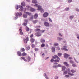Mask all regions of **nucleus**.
Here are the masks:
<instances>
[{
	"label": "nucleus",
	"instance_id": "nucleus-1",
	"mask_svg": "<svg viewBox=\"0 0 79 79\" xmlns=\"http://www.w3.org/2000/svg\"><path fill=\"white\" fill-rule=\"evenodd\" d=\"M38 10H40L42 13L44 12V10L42 8V6H38Z\"/></svg>",
	"mask_w": 79,
	"mask_h": 79
},
{
	"label": "nucleus",
	"instance_id": "nucleus-2",
	"mask_svg": "<svg viewBox=\"0 0 79 79\" xmlns=\"http://www.w3.org/2000/svg\"><path fill=\"white\" fill-rule=\"evenodd\" d=\"M66 48H67V46H64L63 47L61 48V49L62 50H64V51H68V49Z\"/></svg>",
	"mask_w": 79,
	"mask_h": 79
},
{
	"label": "nucleus",
	"instance_id": "nucleus-3",
	"mask_svg": "<svg viewBox=\"0 0 79 79\" xmlns=\"http://www.w3.org/2000/svg\"><path fill=\"white\" fill-rule=\"evenodd\" d=\"M48 16V13L45 12L43 15V16L44 18H47Z\"/></svg>",
	"mask_w": 79,
	"mask_h": 79
},
{
	"label": "nucleus",
	"instance_id": "nucleus-4",
	"mask_svg": "<svg viewBox=\"0 0 79 79\" xmlns=\"http://www.w3.org/2000/svg\"><path fill=\"white\" fill-rule=\"evenodd\" d=\"M19 31L20 32L19 34L20 35H23V32L22 31V27H20L19 30Z\"/></svg>",
	"mask_w": 79,
	"mask_h": 79
},
{
	"label": "nucleus",
	"instance_id": "nucleus-5",
	"mask_svg": "<svg viewBox=\"0 0 79 79\" xmlns=\"http://www.w3.org/2000/svg\"><path fill=\"white\" fill-rule=\"evenodd\" d=\"M52 58L53 59H56V58L57 59L59 60H60V58H59V57L57 55H54V56H52Z\"/></svg>",
	"mask_w": 79,
	"mask_h": 79
},
{
	"label": "nucleus",
	"instance_id": "nucleus-6",
	"mask_svg": "<svg viewBox=\"0 0 79 79\" xmlns=\"http://www.w3.org/2000/svg\"><path fill=\"white\" fill-rule=\"evenodd\" d=\"M64 64L65 65V66H67V67H69L70 65L69 64H68V62H64Z\"/></svg>",
	"mask_w": 79,
	"mask_h": 79
},
{
	"label": "nucleus",
	"instance_id": "nucleus-7",
	"mask_svg": "<svg viewBox=\"0 0 79 79\" xmlns=\"http://www.w3.org/2000/svg\"><path fill=\"white\" fill-rule=\"evenodd\" d=\"M64 57L65 58H68L69 56V55L66 54V53H64Z\"/></svg>",
	"mask_w": 79,
	"mask_h": 79
},
{
	"label": "nucleus",
	"instance_id": "nucleus-8",
	"mask_svg": "<svg viewBox=\"0 0 79 79\" xmlns=\"http://www.w3.org/2000/svg\"><path fill=\"white\" fill-rule=\"evenodd\" d=\"M35 34L36 35V36H37V37H40V36H41V35H42V34L39 32L36 33Z\"/></svg>",
	"mask_w": 79,
	"mask_h": 79
},
{
	"label": "nucleus",
	"instance_id": "nucleus-9",
	"mask_svg": "<svg viewBox=\"0 0 79 79\" xmlns=\"http://www.w3.org/2000/svg\"><path fill=\"white\" fill-rule=\"evenodd\" d=\"M44 25L45 26H46L47 27H48L49 26H50V24L49 23L47 22H45L44 23Z\"/></svg>",
	"mask_w": 79,
	"mask_h": 79
},
{
	"label": "nucleus",
	"instance_id": "nucleus-10",
	"mask_svg": "<svg viewBox=\"0 0 79 79\" xmlns=\"http://www.w3.org/2000/svg\"><path fill=\"white\" fill-rule=\"evenodd\" d=\"M27 61H28V62L30 61H31V57L29 56H28L27 57Z\"/></svg>",
	"mask_w": 79,
	"mask_h": 79
},
{
	"label": "nucleus",
	"instance_id": "nucleus-11",
	"mask_svg": "<svg viewBox=\"0 0 79 79\" xmlns=\"http://www.w3.org/2000/svg\"><path fill=\"white\" fill-rule=\"evenodd\" d=\"M35 8H32L31 7V9H30V11L31 12H34L35 11Z\"/></svg>",
	"mask_w": 79,
	"mask_h": 79
},
{
	"label": "nucleus",
	"instance_id": "nucleus-12",
	"mask_svg": "<svg viewBox=\"0 0 79 79\" xmlns=\"http://www.w3.org/2000/svg\"><path fill=\"white\" fill-rule=\"evenodd\" d=\"M26 7L27 8V10H31V6L29 5H27L26 6Z\"/></svg>",
	"mask_w": 79,
	"mask_h": 79
},
{
	"label": "nucleus",
	"instance_id": "nucleus-13",
	"mask_svg": "<svg viewBox=\"0 0 79 79\" xmlns=\"http://www.w3.org/2000/svg\"><path fill=\"white\" fill-rule=\"evenodd\" d=\"M20 59L21 60H24V61H27V60L24 57H22L20 58Z\"/></svg>",
	"mask_w": 79,
	"mask_h": 79
},
{
	"label": "nucleus",
	"instance_id": "nucleus-14",
	"mask_svg": "<svg viewBox=\"0 0 79 79\" xmlns=\"http://www.w3.org/2000/svg\"><path fill=\"white\" fill-rule=\"evenodd\" d=\"M19 8H20L19 10H20V11H23V7L19 5Z\"/></svg>",
	"mask_w": 79,
	"mask_h": 79
},
{
	"label": "nucleus",
	"instance_id": "nucleus-15",
	"mask_svg": "<svg viewBox=\"0 0 79 79\" xmlns=\"http://www.w3.org/2000/svg\"><path fill=\"white\" fill-rule=\"evenodd\" d=\"M16 15L17 16H21V15H22V13L21 12L17 13Z\"/></svg>",
	"mask_w": 79,
	"mask_h": 79
},
{
	"label": "nucleus",
	"instance_id": "nucleus-16",
	"mask_svg": "<svg viewBox=\"0 0 79 79\" xmlns=\"http://www.w3.org/2000/svg\"><path fill=\"white\" fill-rule=\"evenodd\" d=\"M17 54L18 56H21V55H22V54H21V52L19 51L17 52Z\"/></svg>",
	"mask_w": 79,
	"mask_h": 79
},
{
	"label": "nucleus",
	"instance_id": "nucleus-17",
	"mask_svg": "<svg viewBox=\"0 0 79 79\" xmlns=\"http://www.w3.org/2000/svg\"><path fill=\"white\" fill-rule=\"evenodd\" d=\"M32 3H34L35 4H36L38 3L37 1L36 0H33L32 1Z\"/></svg>",
	"mask_w": 79,
	"mask_h": 79
},
{
	"label": "nucleus",
	"instance_id": "nucleus-18",
	"mask_svg": "<svg viewBox=\"0 0 79 79\" xmlns=\"http://www.w3.org/2000/svg\"><path fill=\"white\" fill-rule=\"evenodd\" d=\"M40 42L41 43H44L45 42V40L43 39H41L40 40Z\"/></svg>",
	"mask_w": 79,
	"mask_h": 79
},
{
	"label": "nucleus",
	"instance_id": "nucleus-19",
	"mask_svg": "<svg viewBox=\"0 0 79 79\" xmlns=\"http://www.w3.org/2000/svg\"><path fill=\"white\" fill-rule=\"evenodd\" d=\"M25 13L27 15H28L29 16H30V15H32V13L31 12H25Z\"/></svg>",
	"mask_w": 79,
	"mask_h": 79
},
{
	"label": "nucleus",
	"instance_id": "nucleus-20",
	"mask_svg": "<svg viewBox=\"0 0 79 79\" xmlns=\"http://www.w3.org/2000/svg\"><path fill=\"white\" fill-rule=\"evenodd\" d=\"M38 18V14H35L34 15L35 19H37Z\"/></svg>",
	"mask_w": 79,
	"mask_h": 79
},
{
	"label": "nucleus",
	"instance_id": "nucleus-21",
	"mask_svg": "<svg viewBox=\"0 0 79 79\" xmlns=\"http://www.w3.org/2000/svg\"><path fill=\"white\" fill-rule=\"evenodd\" d=\"M21 5L22 6H26V4L24 2H22L21 3Z\"/></svg>",
	"mask_w": 79,
	"mask_h": 79
},
{
	"label": "nucleus",
	"instance_id": "nucleus-22",
	"mask_svg": "<svg viewBox=\"0 0 79 79\" xmlns=\"http://www.w3.org/2000/svg\"><path fill=\"white\" fill-rule=\"evenodd\" d=\"M66 69V67L64 66H63L62 67V71H64Z\"/></svg>",
	"mask_w": 79,
	"mask_h": 79
},
{
	"label": "nucleus",
	"instance_id": "nucleus-23",
	"mask_svg": "<svg viewBox=\"0 0 79 79\" xmlns=\"http://www.w3.org/2000/svg\"><path fill=\"white\" fill-rule=\"evenodd\" d=\"M52 52L54 53L55 52V48L54 47H52Z\"/></svg>",
	"mask_w": 79,
	"mask_h": 79
},
{
	"label": "nucleus",
	"instance_id": "nucleus-24",
	"mask_svg": "<svg viewBox=\"0 0 79 79\" xmlns=\"http://www.w3.org/2000/svg\"><path fill=\"white\" fill-rule=\"evenodd\" d=\"M34 41H35V40L33 38H31L30 39V41L31 42L33 43V42H34Z\"/></svg>",
	"mask_w": 79,
	"mask_h": 79
},
{
	"label": "nucleus",
	"instance_id": "nucleus-25",
	"mask_svg": "<svg viewBox=\"0 0 79 79\" xmlns=\"http://www.w3.org/2000/svg\"><path fill=\"white\" fill-rule=\"evenodd\" d=\"M27 53H25V52H23L22 54V55L23 56H26L27 55Z\"/></svg>",
	"mask_w": 79,
	"mask_h": 79
},
{
	"label": "nucleus",
	"instance_id": "nucleus-26",
	"mask_svg": "<svg viewBox=\"0 0 79 79\" xmlns=\"http://www.w3.org/2000/svg\"><path fill=\"white\" fill-rule=\"evenodd\" d=\"M33 19H34V15H31V17L29 19V20L30 21H31Z\"/></svg>",
	"mask_w": 79,
	"mask_h": 79
},
{
	"label": "nucleus",
	"instance_id": "nucleus-27",
	"mask_svg": "<svg viewBox=\"0 0 79 79\" xmlns=\"http://www.w3.org/2000/svg\"><path fill=\"white\" fill-rule=\"evenodd\" d=\"M38 21L37 20H33L32 21V22L33 23V24H36L37 23Z\"/></svg>",
	"mask_w": 79,
	"mask_h": 79
},
{
	"label": "nucleus",
	"instance_id": "nucleus-28",
	"mask_svg": "<svg viewBox=\"0 0 79 79\" xmlns=\"http://www.w3.org/2000/svg\"><path fill=\"white\" fill-rule=\"evenodd\" d=\"M23 18H27V15L26 14H24L23 15Z\"/></svg>",
	"mask_w": 79,
	"mask_h": 79
},
{
	"label": "nucleus",
	"instance_id": "nucleus-29",
	"mask_svg": "<svg viewBox=\"0 0 79 79\" xmlns=\"http://www.w3.org/2000/svg\"><path fill=\"white\" fill-rule=\"evenodd\" d=\"M35 32H38V31H40V30L39 29H36L35 30Z\"/></svg>",
	"mask_w": 79,
	"mask_h": 79
},
{
	"label": "nucleus",
	"instance_id": "nucleus-30",
	"mask_svg": "<svg viewBox=\"0 0 79 79\" xmlns=\"http://www.w3.org/2000/svg\"><path fill=\"white\" fill-rule=\"evenodd\" d=\"M57 55L59 57H60V56H61V55H62V53H58L57 54Z\"/></svg>",
	"mask_w": 79,
	"mask_h": 79
},
{
	"label": "nucleus",
	"instance_id": "nucleus-31",
	"mask_svg": "<svg viewBox=\"0 0 79 79\" xmlns=\"http://www.w3.org/2000/svg\"><path fill=\"white\" fill-rule=\"evenodd\" d=\"M23 40L25 44H27V41L25 39H23Z\"/></svg>",
	"mask_w": 79,
	"mask_h": 79
},
{
	"label": "nucleus",
	"instance_id": "nucleus-32",
	"mask_svg": "<svg viewBox=\"0 0 79 79\" xmlns=\"http://www.w3.org/2000/svg\"><path fill=\"white\" fill-rule=\"evenodd\" d=\"M21 51H22V52H24L25 51V49L23 48H22L21 49Z\"/></svg>",
	"mask_w": 79,
	"mask_h": 79
},
{
	"label": "nucleus",
	"instance_id": "nucleus-33",
	"mask_svg": "<svg viewBox=\"0 0 79 79\" xmlns=\"http://www.w3.org/2000/svg\"><path fill=\"white\" fill-rule=\"evenodd\" d=\"M72 66L73 67H77V65L76 64H72Z\"/></svg>",
	"mask_w": 79,
	"mask_h": 79
},
{
	"label": "nucleus",
	"instance_id": "nucleus-34",
	"mask_svg": "<svg viewBox=\"0 0 79 79\" xmlns=\"http://www.w3.org/2000/svg\"><path fill=\"white\" fill-rule=\"evenodd\" d=\"M68 73V71H67L66 70L64 71V72L63 73V75H65V74H66Z\"/></svg>",
	"mask_w": 79,
	"mask_h": 79
},
{
	"label": "nucleus",
	"instance_id": "nucleus-35",
	"mask_svg": "<svg viewBox=\"0 0 79 79\" xmlns=\"http://www.w3.org/2000/svg\"><path fill=\"white\" fill-rule=\"evenodd\" d=\"M45 46V44L44 43L42 44L41 45V47H44Z\"/></svg>",
	"mask_w": 79,
	"mask_h": 79
},
{
	"label": "nucleus",
	"instance_id": "nucleus-36",
	"mask_svg": "<svg viewBox=\"0 0 79 79\" xmlns=\"http://www.w3.org/2000/svg\"><path fill=\"white\" fill-rule=\"evenodd\" d=\"M54 46H58V44L56 43H54Z\"/></svg>",
	"mask_w": 79,
	"mask_h": 79
},
{
	"label": "nucleus",
	"instance_id": "nucleus-37",
	"mask_svg": "<svg viewBox=\"0 0 79 79\" xmlns=\"http://www.w3.org/2000/svg\"><path fill=\"white\" fill-rule=\"evenodd\" d=\"M70 71H71V73H75V72H76V71H74V70H73V69L71 70H70Z\"/></svg>",
	"mask_w": 79,
	"mask_h": 79
},
{
	"label": "nucleus",
	"instance_id": "nucleus-38",
	"mask_svg": "<svg viewBox=\"0 0 79 79\" xmlns=\"http://www.w3.org/2000/svg\"><path fill=\"white\" fill-rule=\"evenodd\" d=\"M73 18L74 16L73 15L70 16V19H73Z\"/></svg>",
	"mask_w": 79,
	"mask_h": 79
},
{
	"label": "nucleus",
	"instance_id": "nucleus-39",
	"mask_svg": "<svg viewBox=\"0 0 79 79\" xmlns=\"http://www.w3.org/2000/svg\"><path fill=\"white\" fill-rule=\"evenodd\" d=\"M57 40H63V39L60 37H57Z\"/></svg>",
	"mask_w": 79,
	"mask_h": 79
},
{
	"label": "nucleus",
	"instance_id": "nucleus-40",
	"mask_svg": "<svg viewBox=\"0 0 79 79\" xmlns=\"http://www.w3.org/2000/svg\"><path fill=\"white\" fill-rule=\"evenodd\" d=\"M69 62L71 64H73L74 63V62L72 60H70Z\"/></svg>",
	"mask_w": 79,
	"mask_h": 79
},
{
	"label": "nucleus",
	"instance_id": "nucleus-41",
	"mask_svg": "<svg viewBox=\"0 0 79 79\" xmlns=\"http://www.w3.org/2000/svg\"><path fill=\"white\" fill-rule=\"evenodd\" d=\"M26 30L28 32L29 31V27H26Z\"/></svg>",
	"mask_w": 79,
	"mask_h": 79
},
{
	"label": "nucleus",
	"instance_id": "nucleus-42",
	"mask_svg": "<svg viewBox=\"0 0 79 79\" xmlns=\"http://www.w3.org/2000/svg\"><path fill=\"white\" fill-rule=\"evenodd\" d=\"M35 52H37L38 51H39V48H35Z\"/></svg>",
	"mask_w": 79,
	"mask_h": 79
},
{
	"label": "nucleus",
	"instance_id": "nucleus-43",
	"mask_svg": "<svg viewBox=\"0 0 79 79\" xmlns=\"http://www.w3.org/2000/svg\"><path fill=\"white\" fill-rule=\"evenodd\" d=\"M44 76L45 77L46 79H48V77H47V75H46V74L45 73L44 74Z\"/></svg>",
	"mask_w": 79,
	"mask_h": 79
},
{
	"label": "nucleus",
	"instance_id": "nucleus-44",
	"mask_svg": "<svg viewBox=\"0 0 79 79\" xmlns=\"http://www.w3.org/2000/svg\"><path fill=\"white\" fill-rule=\"evenodd\" d=\"M27 23H23V26H26V25H27Z\"/></svg>",
	"mask_w": 79,
	"mask_h": 79
},
{
	"label": "nucleus",
	"instance_id": "nucleus-45",
	"mask_svg": "<svg viewBox=\"0 0 79 79\" xmlns=\"http://www.w3.org/2000/svg\"><path fill=\"white\" fill-rule=\"evenodd\" d=\"M68 74H69V75H70V76H73L74 74L73 73H68Z\"/></svg>",
	"mask_w": 79,
	"mask_h": 79
},
{
	"label": "nucleus",
	"instance_id": "nucleus-46",
	"mask_svg": "<svg viewBox=\"0 0 79 79\" xmlns=\"http://www.w3.org/2000/svg\"><path fill=\"white\" fill-rule=\"evenodd\" d=\"M28 19H25L24 20V22H26V23H27V22H28Z\"/></svg>",
	"mask_w": 79,
	"mask_h": 79
},
{
	"label": "nucleus",
	"instance_id": "nucleus-47",
	"mask_svg": "<svg viewBox=\"0 0 79 79\" xmlns=\"http://www.w3.org/2000/svg\"><path fill=\"white\" fill-rule=\"evenodd\" d=\"M45 31V30H40V32H41V33H43V32H44V31Z\"/></svg>",
	"mask_w": 79,
	"mask_h": 79
},
{
	"label": "nucleus",
	"instance_id": "nucleus-48",
	"mask_svg": "<svg viewBox=\"0 0 79 79\" xmlns=\"http://www.w3.org/2000/svg\"><path fill=\"white\" fill-rule=\"evenodd\" d=\"M69 10V8L68 7V8H65V10L66 11H68Z\"/></svg>",
	"mask_w": 79,
	"mask_h": 79
},
{
	"label": "nucleus",
	"instance_id": "nucleus-49",
	"mask_svg": "<svg viewBox=\"0 0 79 79\" xmlns=\"http://www.w3.org/2000/svg\"><path fill=\"white\" fill-rule=\"evenodd\" d=\"M30 50V47H27V50Z\"/></svg>",
	"mask_w": 79,
	"mask_h": 79
},
{
	"label": "nucleus",
	"instance_id": "nucleus-50",
	"mask_svg": "<svg viewBox=\"0 0 79 79\" xmlns=\"http://www.w3.org/2000/svg\"><path fill=\"white\" fill-rule=\"evenodd\" d=\"M57 67H58V66H57V65H54L53 66V68H56Z\"/></svg>",
	"mask_w": 79,
	"mask_h": 79
},
{
	"label": "nucleus",
	"instance_id": "nucleus-51",
	"mask_svg": "<svg viewBox=\"0 0 79 79\" xmlns=\"http://www.w3.org/2000/svg\"><path fill=\"white\" fill-rule=\"evenodd\" d=\"M59 61L58 60H54L55 62H59Z\"/></svg>",
	"mask_w": 79,
	"mask_h": 79
},
{
	"label": "nucleus",
	"instance_id": "nucleus-52",
	"mask_svg": "<svg viewBox=\"0 0 79 79\" xmlns=\"http://www.w3.org/2000/svg\"><path fill=\"white\" fill-rule=\"evenodd\" d=\"M48 19L49 21H50V22H51V23H52V20L51 19H50V18H49Z\"/></svg>",
	"mask_w": 79,
	"mask_h": 79
},
{
	"label": "nucleus",
	"instance_id": "nucleus-53",
	"mask_svg": "<svg viewBox=\"0 0 79 79\" xmlns=\"http://www.w3.org/2000/svg\"><path fill=\"white\" fill-rule=\"evenodd\" d=\"M50 61L51 62H53V61H55V60H53V59H51V60H50Z\"/></svg>",
	"mask_w": 79,
	"mask_h": 79
},
{
	"label": "nucleus",
	"instance_id": "nucleus-54",
	"mask_svg": "<svg viewBox=\"0 0 79 79\" xmlns=\"http://www.w3.org/2000/svg\"><path fill=\"white\" fill-rule=\"evenodd\" d=\"M27 41H29V37H27L26 39H25Z\"/></svg>",
	"mask_w": 79,
	"mask_h": 79
},
{
	"label": "nucleus",
	"instance_id": "nucleus-55",
	"mask_svg": "<svg viewBox=\"0 0 79 79\" xmlns=\"http://www.w3.org/2000/svg\"><path fill=\"white\" fill-rule=\"evenodd\" d=\"M16 10H18V8H19V6L18 5H17L16 7Z\"/></svg>",
	"mask_w": 79,
	"mask_h": 79
},
{
	"label": "nucleus",
	"instance_id": "nucleus-56",
	"mask_svg": "<svg viewBox=\"0 0 79 79\" xmlns=\"http://www.w3.org/2000/svg\"><path fill=\"white\" fill-rule=\"evenodd\" d=\"M65 77H69V75H67L65 76Z\"/></svg>",
	"mask_w": 79,
	"mask_h": 79
},
{
	"label": "nucleus",
	"instance_id": "nucleus-57",
	"mask_svg": "<svg viewBox=\"0 0 79 79\" xmlns=\"http://www.w3.org/2000/svg\"><path fill=\"white\" fill-rule=\"evenodd\" d=\"M40 27V26H36V28H39Z\"/></svg>",
	"mask_w": 79,
	"mask_h": 79
},
{
	"label": "nucleus",
	"instance_id": "nucleus-58",
	"mask_svg": "<svg viewBox=\"0 0 79 79\" xmlns=\"http://www.w3.org/2000/svg\"><path fill=\"white\" fill-rule=\"evenodd\" d=\"M69 3H71V2H72V0H69L68 1Z\"/></svg>",
	"mask_w": 79,
	"mask_h": 79
},
{
	"label": "nucleus",
	"instance_id": "nucleus-59",
	"mask_svg": "<svg viewBox=\"0 0 79 79\" xmlns=\"http://www.w3.org/2000/svg\"><path fill=\"white\" fill-rule=\"evenodd\" d=\"M32 48H34V47H35V45H34V44H32Z\"/></svg>",
	"mask_w": 79,
	"mask_h": 79
},
{
	"label": "nucleus",
	"instance_id": "nucleus-60",
	"mask_svg": "<svg viewBox=\"0 0 79 79\" xmlns=\"http://www.w3.org/2000/svg\"><path fill=\"white\" fill-rule=\"evenodd\" d=\"M57 66H58L59 67H61V65L60 64H58Z\"/></svg>",
	"mask_w": 79,
	"mask_h": 79
},
{
	"label": "nucleus",
	"instance_id": "nucleus-61",
	"mask_svg": "<svg viewBox=\"0 0 79 79\" xmlns=\"http://www.w3.org/2000/svg\"><path fill=\"white\" fill-rule=\"evenodd\" d=\"M33 36H34V35H33V34H31V35H30V37L31 38H32V37H33Z\"/></svg>",
	"mask_w": 79,
	"mask_h": 79
},
{
	"label": "nucleus",
	"instance_id": "nucleus-62",
	"mask_svg": "<svg viewBox=\"0 0 79 79\" xmlns=\"http://www.w3.org/2000/svg\"><path fill=\"white\" fill-rule=\"evenodd\" d=\"M38 5H37V4H36L34 5V6H36V7H38Z\"/></svg>",
	"mask_w": 79,
	"mask_h": 79
},
{
	"label": "nucleus",
	"instance_id": "nucleus-63",
	"mask_svg": "<svg viewBox=\"0 0 79 79\" xmlns=\"http://www.w3.org/2000/svg\"><path fill=\"white\" fill-rule=\"evenodd\" d=\"M54 64H55V65L58 64V63L55 62V63H54Z\"/></svg>",
	"mask_w": 79,
	"mask_h": 79
},
{
	"label": "nucleus",
	"instance_id": "nucleus-64",
	"mask_svg": "<svg viewBox=\"0 0 79 79\" xmlns=\"http://www.w3.org/2000/svg\"><path fill=\"white\" fill-rule=\"evenodd\" d=\"M76 10L77 11H79V9L77 8L76 9Z\"/></svg>",
	"mask_w": 79,
	"mask_h": 79
}]
</instances>
